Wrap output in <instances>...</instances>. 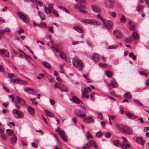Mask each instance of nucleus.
<instances>
[{
    "label": "nucleus",
    "mask_w": 149,
    "mask_h": 149,
    "mask_svg": "<svg viewBox=\"0 0 149 149\" xmlns=\"http://www.w3.org/2000/svg\"><path fill=\"white\" fill-rule=\"evenodd\" d=\"M17 15L24 22L26 23L29 22V17L26 14H23L21 12H18L17 13Z\"/></svg>",
    "instance_id": "4"
},
{
    "label": "nucleus",
    "mask_w": 149,
    "mask_h": 149,
    "mask_svg": "<svg viewBox=\"0 0 149 149\" xmlns=\"http://www.w3.org/2000/svg\"><path fill=\"white\" fill-rule=\"evenodd\" d=\"M109 86H111L113 88H116L118 87L117 83L114 81H111L109 84Z\"/></svg>",
    "instance_id": "16"
},
{
    "label": "nucleus",
    "mask_w": 149,
    "mask_h": 149,
    "mask_svg": "<svg viewBox=\"0 0 149 149\" xmlns=\"http://www.w3.org/2000/svg\"><path fill=\"white\" fill-rule=\"evenodd\" d=\"M106 74L108 77H111L113 75V73L110 71L107 70L106 72Z\"/></svg>",
    "instance_id": "36"
},
{
    "label": "nucleus",
    "mask_w": 149,
    "mask_h": 149,
    "mask_svg": "<svg viewBox=\"0 0 149 149\" xmlns=\"http://www.w3.org/2000/svg\"><path fill=\"white\" fill-rule=\"evenodd\" d=\"M76 115L80 118L85 117L86 116V114L85 113L77 114Z\"/></svg>",
    "instance_id": "42"
},
{
    "label": "nucleus",
    "mask_w": 149,
    "mask_h": 149,
    "mask_svg": "<svg viewBox=\"0 0 149 149\" xmlns=\"http://www.w3.org/2000/svg\"><path fill=\"white\" fill-rule=\"evenodd\" d=\"M99 64L101 66L104 68L106 67L107 66V64L105 63H100Z\"/></svg>",
    "instance_id": "59"
},
{
    "label": "nucleus",
    "mask_w": 149,
    "mask_h": 149,
    "mask_svg": "<svg viewBox=\"0 0 149 149\" xmlns=\"http://www.w3.org/2000/svg\"><path fill=\"white\" fill-rule=\"evenodd\" d=\"M109 13L111 15L112 17H115L116 16V14L115 12L113 11L111 12H109Z\"/></svg>",
    "instance_id": "44"
},
{
    "label": "nucleus",
    "mask_w": 149,
    "mask_h": 149,
    "mask_svg": "<svg viewBox=\"0 0 149 149\" xmlns=\"http://www.w3.org/2000/svg\"><path fill=\"white\" fill-rule=\"evenodd\" d=\"M89 142L87 143L86 144H85L83 147L82 149H86L87 148H89Z\"/></svg>",
    "instance_id": "43"
},
{
    "label": "nucleus",
    "mask_w": 149,
    "mask_h": 149,
    "mask_svg": "<svg viewBox=\"0 0 149 149\" xmlns=\"http://www.w3.org/2000/svg\"><path fill=\"white\" fill-rule=\"evenodd\" d=\"M54 5L53 3H51L49 4L48 5V9L49 10H52L53 9V6Z\"/></svg>",
    "instance_id": "48"
},
{
    "label": "nucleus",
    "mask_w": 149,
    "mask_h": 149,
    "mask_svg": "<svg viewBox=\"0 0 149 149\" xmlns=\"http://www.w3.org/2000/svg\"><path fill=\"white\" fill-rule=\"evenodd\" d=\"M81 92L82 95L81 96V97L83 98L85 97L87 94L86 93H86L84 91H83V90H81Z\"/></svg>",
    "instance_id": "46"
},
{
    "label": "nucleus",
    "mask_w": 149,
    "mask_h": 149,
    "mask_svg": "<svg viewBox=\"0 0 149 149\" xmlns=\"http://www.w3.org/2000/svg\"><path fill=\"white\" fill-rule=\"evenodd\" d=\"M24 90L26 91L29 93L32 94L33 95H35L34 90H33V89L30 88H24Z\"/></svg>",
    "instance_id": "17"
},
{
    "label": "nucleus",
    "mask_w": 149,
    "mask_h": 149,
    "mask_svg": "<svg viewBox=\"0 0 149 149\" xmlns=\"http://www.w3.org/2000/svg\"><path fill=\"white\" fill-rule=\"evenodd\" d=\"M116 125L119 130L122 131L125 134L128 135H131L133 134V131L132 128L118 123L116 124Z\"/></svg>",
    "instance_id": "1"
},
{
    "label": "nucleus",
    "mask_w": 149,
    "mask_h": 149,
    "mask_svg": "<svg viewBox=\"0 0 149 149\" xmlns=\"http://www.w3.org/2000/svg\"><path fill=\"white\" fill-rule=\"evenodd\" d=\"M42 64L49 69H50L51 68L50 64L47 62L43 61L42 62Z\"/></svg>",
    "instance_id": "31"
},
{
    "label": "nucleus",
    "mask_w": 149,
    "mask_h": 149,
    "mask_svg": "<svg viewBox=\"0 0 149 149\" xmlns=\"http://www.w3.org/2000/svg\"><path fill=\"white\" fill-rule=\"evenodd\" d=\"M4 33L9 32L10 31V29L8 28H6L4 30H3Z\"/></svg>",
    "instance_id": "60"
},
{
    "label": "nucleus",
    "mask_w": 149,
    "mask_h": 149,
    "mask_svg": "<svg viewBox=\"0 0 149 149\" xmlns=\"http://www.w3.org/2000/svg\"><path fill=\"white\" fill-rule=\"evenodd\" d=\"M0 55H2L3 56L6 57H8L9 56L8 51L6 49H0Z\"/></svg>",
    "instance_id": "9"
},
{
    "label": "nucleus",
    "mask_w": 149,
    "mask_h": 149,
    "mask_svg": "<svg viewBox=\"0 0 149 149\" xmlns=\"http://www.w3.org/2000/svg\"><path fill=\"white\" fill-rule=\"evenodd\" d=\"M111 134L109 132H108L105 134V137L107 138H109L110 137Z\"/></svg>",
    "instance_id": "47"
},
{
    "label": "nucleus",
    "mask_w": 149,
    "mask_h": 149,
    "mask_svg": "<svg viewBox=\"0 0 149 149\" xmlns=\"http://www.w3.org/2000/svg\"><path fill=\"white\" fill-rule=\"evenodd\" d=\"M36 98L35 97L33 99L30 98V100L33 103H35L36 105H37L38 104V103L34 101V100L36 99Z\"/></svg>",
    "instance_id": "54"
},
{
    "label": "nucleus",
    "mask_w": 149,
    "mask_h": 149,
    "mask_svg": "<svg viewBox=\"0 0 149 149\" xmlns=\"http://www.w3.org/2000/svg\"><path fill=\"white\" fill-rule=\"evenodd\" d=\"M61 137L62 138L63 140L65 142L67 141V137L65 134L63 136H61Z\"/></svg>",
    "instance_id": "45"
},
{
    "label": "nucleus",
    "mask_w": 149,
    "mask_h": 149,
    "mask_svg": "<svg viewBox=\"0 0 149 149\" xmlns=\"http://www.w3.org/2000/svg\"><path fill=\"white\" fill-rule=\"evenodd\" d=\"M24 32V30L22 28H20L18 31L19 35H20L21 33H23Z\"/></svg>",
    "instance_id": "61"
},
{
    "label": "nucleus",
    "mask_w": 149,
    "mask_h": 149,
    "mask_svg": "<svg viewBox=\"0 0 149 149\" xmlns=\"http://www.w3.org/2000/svg\"><path fill=\"white\" fill-rule=\"evenodd\" d=\"M74 7L76 9H81V8H83L84 9H85L86 7L83 5H81L80 4L78 5L77 4H74Z\"/></svg>",
    "instance_id": "24"
},
{
    "label": "nucleus",
    "mask_w": 149,
    "mask_h": 149,
    "mask_svg": "<svg viewBox=\"0 0 149 149\" xmlns=\"http://www.w3.org/2000/svg\"><path fill=\"white\" fill-rule=\"evenodd\" d=\"M92 59L94 61L98 62L100 59V56L97 54L95 53L93 54Z\"/></svg>",
    "instance_id": "15"
},
{
    "label": "nucleus",
    "mask_w": 149,
    "mask_h": 149,
    "mask_svg": "<svg viewBox=\"0 0 149 149\" xmlns=\"http://www.w3.org/2000/svg\"><path fill=\"white\" fill-rule=\"evenodd\" d=\"M113 145L117 147L121 146V143H120L118 140H114L113 141Z\"/></svg>",
    "instance_id": "28"
},
{
    "label": "nucleus",
    "mask_w": 149,
    "mask_h": 149,
    "mask_svg": "<svg viewBox=\"0 0 149 149\" xmlns=\"http://www.w3.org/2000/svg\"><path fill=\"white\" fill-rule=\"evenodd\" d=\"M125 114L129 118L132 119H135L137 118V117L132 114L129 112L125 111Z\"/></svg>",
    "instance_id": "11"
},
{
    "label": "nucleus",
    "mask_w": 149,
    "mask_h": 149,
    "mask_svg": "<svg viewBox=\"0 0 149 149\" xmlns=\"http://www.w3.org/2000/svg\"><path fill=\"white\" fill-rule=\"evenodd\" d=\"M124 97L125 98H131L132 96L131 93L129 92L126 93L124 95Z\"/></svg>",
    "instance_id": "30"
},
{
    "label": "nucleus",
    "mask_w": 149,
    "mask_h": 149,
    "mask_svg": "<svg viewBox=\"0 0 149 149\" xmlns=\"http://www.w3.org/2000/svg\"><path fill=\"white\" fill-rule=\"evenodd\" d=\"M83 90V91H84L86 93H88L91 91V89L89 87H87L84 88Z\"/></svg>",
    "instance_id": "38"
},
{
    "label": "nucleus",
    "mask_w": 149,
    "mask_h": 149,
    "mask_svg": "<svg viewBox=\"0 0 149 149\" xmlns=\"http://www.w3.org/2000/svg\"><path fill=\"white\" fill-rule=\"evenodd\" d=\"M132 35L135 40H137L139 38V35L136 32H133Z\"/></svg>",
    "instance_id": "32"
},
{
    "label": "nucleus",
    "mask_w": 149,
    "mask_h": 149,
    "mask_svg": "<svg viewBox=\"0 0 149 149\" xmlns=\"http://www.w3.org/2000/svg\"><path fill=\"white\" fill-rule=\"evenodd\" d=\"M38 15L40 17L42 20H45V17L46 16L44 13H41L40 11H38Z\"/></svg>",
    "instance_id": "25"
},
{
    "label": "nucleus",
    "mask_w": 149,
    "mask_h": 149,
    "mask_svg": "<svg viewBox=\"0 0 149 149\" xmlns=\"http://www.w3.org/2000/svg\"><path fill=\"white\" fill-rule=\"evenodd\" d=\"M60 89L62 91H64L66 92L68 91V88L65 86L63 85H61L60 86Z\"/></svg>",
    "instance_id": "22"
},
{
    "label": "nucleus",
    "mask_w": 149,
    "mask_h": 149,
    "mask_svg": "<svg viewBox=\"0 0 149 149\" xmlns=\"http://www.w3.org/2000/svg\"><path fill=\"white\" fill-rule=\"evenodd\" d=\"M23 100V99L22 98L17 96L15 100V102L16 103V101H17L18 103H20Z\"/></svg>",
    "instance_id": "40"
},
{
    "label": "nucleus",
    "mask_w": 149,
    "mask_h": 149,
    "mask_svg": "<svg viewBox=\"0 0 149 149\" xmlns=\"http://www.w3.org/2000/svg\"><path fill=\"white\" fill-rule=\"evenodd\" d=\"M13 113L14 114H16L19 118H22L24 116V113L16 109H14L12 111Z\"/></svg>",
    "instance_id": "7"
},
{
    "label": "nucleus",
    "mask_w": 149,
    "mask_h": 149,
    "mask_svg": "<svg viewBox=\"0 0 149 149\" xmlns=\"http://www.w3.org/2000/svg\"><path fill=\"white\" fill-rule=\"evenodd\" d=\"M6 132L7 134L9 136H11L14 135V131L12 130L11 129H7L6 130Z\"/></svg>",
    "instance_id": "26"
},
{
    "label": "nucleus",
    "mask_w": 149,
    "mask_h": 149,
    "mask_svg": "<svg viewBox=\"0 0 149 149\" xmlns=\"http://www.w3.org/2000/svg\"><path fill=\"white\" fill-rule=\"evenodd\" d=\"M72 64L75 67H77L80 70L82 69L83 65L81 61L79 60L78 57L76 56L72 59Z\"/></svg>",
    "instance_id": "2"
},
{
    "label": "nucleus",
    "mask_w": 149,
    "mask_h": 149,
    "mask_svg": "<svg viewBox=\"0 0 149 149\" xmlns=\"http://www.w3.org/2000/svg\"><path fill=\"white\" fill-rule=\"evenodd\" d=\"M19 80L18 78L16 79H13L11 80L10 81L11 83H15V82H17V81Z\"/></svg>",
    "instance_id": "55"
},
{
    "label": "nucleus",
    "mask_w": 149,
    "mask_h": 149,
    "mask_svg": "<svg viewBox=\"0 0 149 149\" xmlns=\"http://www.w3.org/2000/svg\"><path fill=\"white\" fill-rule=\"evenodd\" d=\"M117 47V45H111L109 46L108 48V49H115L116 47Z\"/></svg>",
    "instance_id": "56"
},
{
    "label": "nucleus",
    "mask_w": 149,
    "mask_h": 149,
    "mask_svg": "<svg viewBox=\"0 0 149 149\" xmlns=\"http://www.w3.org/2000/svg\"><path fill=\"white\" fill-rule=\"evenodd\" d=\"M77 117H75V118H72V121L74 123V125H76L77 124Z\"/></svg>",
    "instance_id": "63"
},
{
    "label": "nucleus",
    "mask_w": 149,
    "mask_h": 149,
    "mask_svg": "<svg viewBox=\"0 0 149 149\" xmlns=\"http://www.w3.org/2000/svg\"><path fill=\"white\" fill-rule=\"evenodd\" d=\"M102 22L103 25L105 27L108 29L112 28L113 24L111 21L108 20L105 21L104 19H102Z\"/></svg>",
    "instance_id": "5"
},
{
    "label": "nucleus",
    "mask_w": 149,
    "mask_h": 149,
    "mask_svg": "<svg viewBox=\"0 0 149 149\" xmlns=\"http://www.w3.org/2000/svg\"><path fill=\"white\" fill-rule=\"evenodd\" d=\"M45 113L46 115L48 116L51 117H53L54 116V115L53 113L51 112L48 110H45Z\"/></svg>",
    "instance_id": "27"
},
{
    "label": "nucleus",
    "mask_w": 149,
    "mask_h": 149,
    "mask_svg": "<svg viewBox=\"0 0 149 149\" xmlns=\"http://www.w3.org/2000/svg\"><path fill=\"white\" fill-rule=\"evenodd\" d=\"M74 29L79 33H81L83 32L82 30L79 26L74 27Z\"/></svg>",
    "instance_id": "33"
},
{
    "label": "nucleus",
    "mask_w": 149,
    "mask_h": 149,
    "mask_svg": "<svg viewBox=\"0 0 149 149\" xmlns=\"http://www.w3.org/2000/svg\"><path fill=\"white\" fill-rule=\"evenodd\" d=\"M31 145H32V146L33 147H34L35 148H37L38 147L36 143L34 142H33L31 143Z\"/></svg>",
    "instance_id": "62"
},
{
    "label": "nucleus",
    "mask_w": 149,
    "mask_h": 149,
    "mask_svg": "<svg viewBox=\"0 0 149 149\" xmlns=\"http://www.w3.org/2000/svg\"><path fill=\"white\" fill-rule=\"evenodd\" d=\"M102 132H97L96 134V136L97 137H100L101 135Z\"/></svg>",
    "instance_id": "57"
},
{
    "label": "nucleus",
    "mask_w": 149,
    "mask_h": 149,
    "mask_svg": "<svg viewBox=\"0 0 149 149\" xmlns=\"http://www.w3.org/2000/svg\"><path fill=\"white\" fill-rule=\"evenodd\" d=\"M58 134L61 137V136H63L65 134V132L62 130H60L58 132Z\"/></svg>",
    "instance_id": "39"
},
{
    "label": "nucleus",
    "mask_w": 149,
    "mask_h": 149,
    "mask_svg": "<svg viewBox=\"0 0 149 149\" xmlns=\"http://www.w3.org/2000/svg\"><path fill=\"white\" fill-rule=\"evenodd\" d=\"M1 137L2 139L4 140H6L7 139L6 135V134H1Z\"/></svg>",
    "instance_id": "58"
},
{
    "label": "nucleus",
    "mask_w": 149,
    "mask_h": 149,
    "mask_svg": "<svg viewBox=\"0 0 149 149\" xmlns=\"http://www.w3.org/2000/svg\"><path fill=\"white\" fill-rule=\"evenodd\" d=\"M113 0H105V3L107 6L111 8L113 6Z\"/></svg>",
    "instance_id": "10"
},
{
    "label": "nucleus",
    "mask_w": 149,
    "mask_h": 149,
    "mask_svg": "<svg viewBox=\"0 0 149 149\" xmlns=\"http://www.w3.org/2000/svg\"><path fill=\"white\" fill-rule=\"evenodd\" d=\"M113 33L115 37L118 39H120L122 37L123 34L119 30H116L113 31Z\"/></svg>",
    "instance_id": "8"
},
{
    "label": "nucleus",
    "mask_w": 149,
    "mask_h": 149,
    "mask_svg": "<svg viewBox=\"0 0 149 149\" xmlns=\"http://www.w3.org/2000/svg\"><path fill=\"white\" fill-rule=\"evenodd\" d=\"M17 139L16 136L14 135H13L11 137L10 139V142L12 144H15V143L17 141Z\"/></svg>",
    "instance_id": "20"
},
{
    "label": "nucleus",
    "mask_w": 149,
    "mask_h": 149,
    "mask_svg": "<svg viewBox=\"0 0 149 149\" xmlns=\"http://www.w3.org/2000/svg\"><path fill=\"white\" fill-rule=\"evenodd\" d=\"M132 37H130L129 38H126L124 40V42L127 43H130L132 40Z\"/></svg>",
    "instance_id": "29"
},
{
    "label": "nucleus",
    "mask_w": 149,
    "mask_h": 149,
    "mask_svg": "<svg viewBox=\"0 0 149 149\" xmlns=\"http://www.w3.org/2000/svg\"><path fill=\"white\" fill-rule=\"evenodd\" d=\"M83 121L85 122L92 123L94 121V119L91 117L89 116L83 119Z\"/></svg>",
    "instance_id": "12"
},
{
    "label": "nucleus",
    "mask_w": 149,
    "mask_h": 149,
    "mask_svg": "<svg viewBox=\"0 0 149 149\" xmlns=\"http://www.w3.org/2000/svg\"><path fill=\"white\" fill-rule=\"evenodd\" d=\"M136 141L137 143L141 144L142 145L144 144L145 141L141 137H138L136 138Z\"/></svg>",
    "instance_id": "21"
},
{
    "label": "nucleus",
    "mask_w": 149,
    "mask_h": 149,
    "mask_svg": "<svg viewBox=\"0 0 149 149\" xmlns=\"http://www.w3.org/2000/svg\"><path fill=\"white\" fill-rule=\"evenodd\" d=\"M27 108L29 113L32 116H34L35 114L34 109L30 106H28Z\"/></svg>",
    "instance_id": "14"
},
{
    "label": "nucleus",
    "mask_w": 149,
    "mask_h": 149,
    "mask_svg": "<svg viewBox=\"0 0 149 149\" xmlns=\"http://www.w3.org/2000/svg\"><path fill=\"white\" fill-rule=\"evenodd\" d=\"M47 27L49 28V31L52 33H53L54 32L52 26V27Z\"/></svg>",
    "instance_id": "64"
},
{
    "label": "nucleus",
    "mask_w": 149,
    "mask_h": 149,
    "mask_svg": "<svg viewBox=\"0 0 149 149\" xmlns=\"http://www.w3.org/2000/svg\"><path fill=\"white\" fill-rule=\"evenodd\" d=\"M81 22L83 23L88 24H93L95 25H99L100 24V23L99 22L90 19H83L82 20Z\"/></svg>",
    "instance_id": "6"
},
{
    "label": "nucleus",
    "mask_w": 149,
    "mask_h": 149,
    "mask_svg": "<svg viewBox=\"0 0 149 149\" xmlns=\"http://www.w3.org/2000/svg\"><path fill=\"white\" fill-rule=\"evenodd\" d=\"M143 8V7L141 6L138 5L137 6L136 8V9L138 11H141Z\"/></svg>",
    "instance_id": "41"
},
{
    "label": "nucleus",
    "mask_w": 149,
    "mask_h": 149,
    "mask_svg": "<svg viewBox=\"0 0 149 149\" xmlns=\"http://www.w3.org/2000/svg\"><path fill=\"white\" fill-rule=\"evenodd\" d=\"M60 55L61 58L62 59H65L66 58V54L63 52H60Z\"/></svg>",
    "instance_id": "37"
},
{
    "label": "nucleus",
    "mask_w": 149,
    "mask_h": 149,
    "mask_svg": "<svg viewBox=\"0 0 149 149\" xmlns=\"http://www.w3.org/2000/svg\"><path fill=\"white\" fill-rule=\"evenodd\" d=\"M70 101H72L75 103L79 104L81 103V101L77 97L75 96H72V98L70 99Z\"/></svg>",
    "instance_id": "13"
},
{
    "label": "nucleus",
    "mask_w": 149,
    "mask_h": 149,
    "mask_svg": "<svg viewBox=\"0 0 149 149\" xmlns=\"http://www.w3.org/2000/svg\"><path fill=\"white\" fill-rule=\"evenodd\" d=\"M8 77L9 79H12L14 77V75L13 74L8 73Z\"/></svg>",
    "instance_id": "50"
},
{
    "label": "nucleus",
    "mask_w": 149,
    "mask_h": 149,
    "mask_svg": "<svg viewBox=\"0 0 149 149\" xmlns=\"http://www.w3.org/2000/svg\"><path fill=\"white\" fill-rule=\"evenodd\" d=\"M5 33L3 31V30L1 29L0 30V39L1 38V37L3 36V35Z\"/></svg>",
    "instance_id": "53"
},
{
    "label": "nucleus",
    "mask_w": 149,
    "mask_h": 149,
    "mask_svg": "<svg viewBox=\"0 0 149 149\" xmlns=\"http://www.w3.org/2000/svg\"><path fill=\"white\" fill-rule=\"evenodd\" d=\"M140 74L141 75H143L146 77H147L148 76L147 73L143 71H141L140 72Z\"/></svg>",
    "instance_id": "51"
},
{
    "label": "nucleus",
    "mask_w": 149,
    "mask_h": 149,
    "mask_svg": "<svg viewBox=\"0 0 149 149\" xmlns=\"http://www.w3.org/2000/svg\"><path fill=\"white\" fill-rule=\"evenodd\" d=\"M38 26L40 28L47 27V24L43 22H42L40 24H38Z\"/></svg>",
    "instance_id": "34"
},
{
    "label": "nucleus",
    "mask_w": 149,
    "mask_h": 149,
    "mask_svg": "<svg viewBox=\"0 0 149 149\" xmlns=\"http://www.w3.org/2000/svg\"><path fill=\"white\" fill-rule=\"evenodd\" d=\"M89 144L91 146H93L95 148L97 149L98 148V146L97 144L93 140H90L89 141Z\"/></svg>",
    "instance_id": "18"
},
{
    "label": "nucleus",
    "mask_w": 149,
    "mask_h": 149,
    "mask_svg": "<svg viewBox=\"0 0 149 149\" xmlns=\"http://www.w3.org/2000/svg\"><path fill=\"white\" fill-rule=\"evenodd\" d=\"M91 8L95 12L99 13L100 12V9L97 6H91Z\"/></svg>",
    "instance_id": "19"
},
{
    "label": "nucleus",
    "mask_w": 149,
    "mask_h": 149,
    "mask_svg": "<svg viewBox=\"0 0 149 149\" xmlns=\"http://www.w3.org/2000/svg\"><path fill=\"white\" fill-rule=\"evenodd\" d=\"M128 23L130 29L132 31L134 30L135 26L132 21H130Z\"/></svg>",
    "instance_id": "23"
},
{
    "label": "nucleus",
    "mask_w": 149,
    "mask_h": 149,
    "mask_svg": "<svg viewBox=\"0 0 149 149\" xmlns=\"http://www.w3.org/2000/svg\"><path fill=\"white\" fill-rule=\"evenodd\" d=\"M35 2L36 3H38L40 6H42L43 5L42 3L39 1H37V0H35Z\"/></svg>",
    "instance_id": "49"
},
{
    "label": "nucleus",
    "mask_w": 149,
    "mask_h": 149,
    "mask_svg": "<svg viewBox=\"0 0 149 149\" xmlns=\"http://www.w3.org/2000/svg\"><path fill=\"white\" fill-rule=\"evenodd\" d=\"M123 142L121 143V147L123 149H127L130 147V145L128 143L127 139L124 136H122Z\"/></svg>",
    "instance_id": "3"
},
{
    "label": "nucleus",
    "mask_w": 149,
    "mask_h": 149,
    "mask_svg": "<svg viewBox=\"0 0 149 149\" xmlns=\"http://www.w3.org/2000/svg\"><path fill=\"white\" fill-rule=\"evenodd\" d=\"M86 138L87 139H88L90 138H93V136L90 134V132H86Z\"/></svg>",
    "instance_id": "35"
},
{
    "label": "nucleus",
    "mask_w": 149,
    "mask_h": 149,
    "mask_svg": "<svg viewBox=\"0 0 149 149\" xmlns=\"http://www.w3.org/2000/svg\"><path fill=\"white\" fill-rule=\"evenodd\" d=\"M52 13L56 16L58 17L59 16V15L58 13L55 10H54L52 12Z\"/></svg>",
    "instance_id": "52"
}]
</instances>
